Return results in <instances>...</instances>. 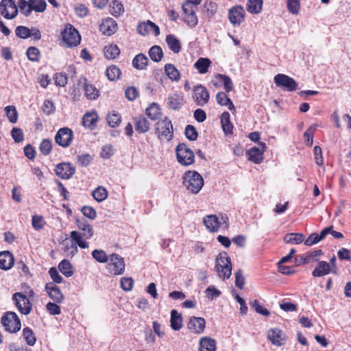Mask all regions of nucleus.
I'll return each mask as SVG.
<instances>
[{"mask_svg":"<svg viewBox=\"0 0 351 351\" xmlns=\"http://www.w3.org/2000/svg\"><path fill=\"white\" fill-rule=\"evenodd\" d=\"M183 184L193 193H197L204 185L202 176L195 171H187L183 176Z\"/></svg>","mask_w":351,"mask_h":351,"instance_id":"f257e3e1","label":"nucleus"},{"mask_svg":"<svg viewBox=\"0 0 351 351\" xmlns=\"http://www.w3.org/2000/svg\"><path fill=\"white\" fill-rule=\"evenodd\" d=\"M156 134L160 141H170L173 137V128L171 121L165 117L156 125Z\"/></svg>","mask_w":351,"mask_h":351,"instance_id":"f03ea898","label":"nucleus"},{"mask_svg":"<svg viewBox=\"0 0 351 351\" xmlns=\"http://www.w3.org/2000/svg\"><path fill=\"white\" fill-rule=\"evenodd\" d=\"M216 268L220 278L228 279L232 274L230 258L226 252L219 253L216 261Z\"/></svg>","mask_w":351,"mask_h":351,"instance_id":"7ed1b4c3","label":"nucleus"},{"mask_svg":"<svg viewBox=\"0 0 351 351\" xmlns=\"http://www.w3.org/2000/svg\"><path fill=\"white\" fill-rule=\"evenodd\" d=\"M62 40L67 47L77 46L81 41L78 31L72 25L67 24L61 32Z\"/></svg>","mask_w":351,"mask_h":351,"instance_id":"20e7f679","label":"nucleus"},{"mask_svg":"<svg viewBox=\"0 0 351 351\" xmlns=\"http://www.w3.org/2000/svg\"><path fill=\"white\" fill-rule=\"evenodd\" d=\"M176 154L178 162L183 166H189L194 162V153L185 143H179L176 146Z\"/></svg>","mask_w":351,"mask_h":351,"instance_id":"39448f33","label":"nucleus"},{"mask_svg":"<svg viewBox=\"0 0 351 351\" xmlns=\"http://www.w3.org/2000/svg\"><path fill=\"white\" fill-rule=\"evenodd\" d=\"M1 324L10 332H18L21 327V320L16 313L8 311L1 317Z\"/></svg>","mask_w":351,"mask_h":351,"instance_id":"423d86ee","label":"nucleus"},{"mask_svg":"<svg viewBox=\"0 0 351 351\" xmlns=\"http://www.w3.org/2000/svg\"><path fill=\"white\" fill-rule=\"evenodd\" d=\"M274 81L278 87L289 92L294 91L298 88V84L296 81L285 74H277L275 75Z\"/></svg>","mask_w":351,"mask_h":351,"instance_id":"0eeeda50","label":"nucleus"},{"mask_svg":"<svg viewBox=\"0 0 351 351\" xmlns=\"http://www.w3.org/2000/svg\"><path fill=\"white\" fill-rule=\"evenodd\" d=\"M230 23L234 27H239L245 21V11L241 5L232 6L228 12Z\"/></svg>","mask_w":351,"mask_h":351,"instance_id":"6e6552de","label":"nucleus"},{"mask_svg":"<svg viewBox=\"0 0 351 351\" xmlns=\"http://www.w3.org/2000/svg\"><path fill=\"white\" fill-rule=\"evenodd\" d=\"M182 9L184 14V22L190 27H195L198 24V18L196 15L197 7L190 3H183Z\"/></svg>","mask_w":351,"mask_h":351,"instance_id":"1a4fd4ad","label":"nucleus"},{"mask_svg":"<svg viewBox=\"0 0 351 351\" xmlns=\"http://www.w3.org/2000/svg\"><path fill=\"white\" fill-rule=\"evenodd\" d=\"M18 7L14 0H1L0 14L6 19H13L18 14Z\"/></svg>","mask_w":351,"mask_h":351,"instance_id":"9d476101","label":"nucleus"},{"mask_svg":"<svg viewBox=\"0 0 351 351\" xmlns=\"http://www.w3.org/2000/svg\"><path fill=\"white\" fill-rule=\"evenodd\" d=\"M18 310L23 315H28L32 311V304L27 296L21 292L15 293L12 296Z\"/></svg>","mask_w":351,"mask_h":351,"instance_id":"9b49d317","label":"nucleus"},{"mask_svg":"<svg viewBox=\"0 0 351 351\" xmlns=\"http://www.w3.org/2000/svg\"><path fill=\"white\" fill-rule=\"evenodd\" d=\"M73 138V131L66 127L59 129L55 136L56 143L62 147H68L71 144Z\"/></svg>","mask_w":351,"mask_h":351,"instance_id":"f8f14e48","label":"nucleus"},{"mask_svg":"<svg viewBox=\"0 0 351 351\" xmlns=\"http://www.w3.org/2000/svg\"><path fill=\"white\" fill-rule=\"evenodd\" d=\"M70 237L73 243L70 247H66V250H69V249L71 250V254L72 256H74L78 251L77 246L82 249H86L88 247V243L84 240H83L84 236L80 232L75 230L71 231L70 233Z\"/></svg>","mask_w":351,"mask_h":351,"instance_id":"ddd939ff","label":"nucleus"},{"mask_svg":"<svg viewBox=\"0 0 351 351\" xmlns=\"http://www.w3.org/2000/svg\"><path fill=\"white\" fill-rule=\"evenodd\" d=\"M196 104L199 106L206 105L210 99V95L207 89L202 84L193 87V96Z\"/></svg>","mask_w":351,"mask_h":351,"instance_id":"4468645a","label":"nucleus"},{"mask_svg":"<svg viewBox=\"0 0 351 351\" xmlns=\"http://www.w3.org/2000/svg\"><path fill=\"white\" fill-rule=\"evenodd\" d=\"M57 176L61 179L68 180L75 173V168L70 162H60L54 169Z\"/></svg>","mask_w":351,"mask_h":351,"instance_id":"2eb2a0df","label":"nucleus"},{"mask_svg":"<svg viewBox=\"0 0 351 351\" xmlns=\"http://www.w3.org/2000/svg\"><path fill=\"white\" fill-rule=\"evenodd\" d=\"M217 10L218 5L215 1L206 0L202 8V18L208 21L215 19Z\"/></svg>","mask_w":351,"mask_h":351,"instance_id":"dca6fc26","label":"nucleus"},{"mask_svg":"<svg viewBox=\"0 0 351 351\" xmlns=\"http://www.w3.org/2000/svg\"><path fill=\"white\" fill-rule=\"evenodd\" d=\"M137 32L143 36L148 35L150 33H154L155 36L160 34L159 27L151 21L140 23L137 26Z\"/></svg>","mask_w":351,"mask_h":351,"instance_id":"f3484780","label":"nucleus"},{"mask_svg":"<svg viewBox=\"0 0 351 351\" xmlns=\"http://www.w3.org/2000/svg\"><path fill=\"white\" fill-rule=\"evenodd\" d=\"M267 338L272 343V344L276 346H281L285 344L286 341V335L279 328H272L269 330L267 332Z\"/></svg>","mask_w":351,"mask_h":351,"instance_id":"a211bd4d","label":"nucleus"},{"mask_svg":"<svg viewBox=\"0 0 351 351\" xmlns=\"http://www.w3.org/2000/svg\"><path fill=\"white\" fill-rule=\"evenodd\" d=\"M45 291L49 297L56 303H62L64 301V295L58 287L53 282L47 283L45 285Z\"/></svg>","mask_w":351,"mask_h":351,"instance_id":"6ab92c4d","label":"nucleus"},{"mask_svg":"<svg viewBox=\"0 0 351 351\" xmlns=\"http://www.w3.org/2000/svg\"><path fill=\"white\" fill-rule=\"evenodd\" d=\"M110 264L108 265H112L114 267L113 274L114 275L122 274L125 271V262L123 258L118 255L117 254H112L109 256Z\"/></svg>","mask_w":351,"mask_h":351,"instance_id":"aec40b11","label":"nucleus"},{"mask_svg":"<svg viewBox=\"0 0 351 351\" xmlns=\"http://www.w3.org/2000/svg\"><path fill=\"white\" fill-rule=\"evenodd\" d=\"M261 145L263 147L262 150L256 147H253L246 152L248 160L256 164H260L263 160V152L266 145L263 143H261Z\"/></svg>","mask_w":351,"mask_h":351,"instance_id":"412c9836","label":"nucleus"},{"mask_svg":"<svg viewBox=\"0 0 351 351\" xmlns=\"http://www.w3.org/2000/svg\"><path fill=\"white\" fill-rule=\"evenodd\" d=\"M206 326V320L203 317H191L188 323V328L197 334L204 332Z\"/></svg>","mask_w":351,"mask_h":351,"instance_id":"4be33fe9","label":"nucleus"},{"mask_svg":"<svg viewBox=\"0 0 351 351\" xmlns=\"http://www.w3.org/2000/svg\"><path fill=\"white\" fill-rule=\"evenodd\" d=\"M167 105L171 110H178L184 105L183 97L178 93L171 94L167 99Z\"/></svg>","mask_w":351,"mask_h":351,"instance_id":"5701e85b","label":"nucleus"},{"mask_svg":"<svg viewBox=\"0 0 351 351\" xmlns=\"http://www.w3.org/2000/svg\"><path fill=\"white\" fill-rule=\"evenodd\" d=\"M14 263V258L11 252L3 251L0 252V268L3 270H8L12 267Z\"/></svg>","mask_w":351,"mask_h":351,"instance_id":"b1692460","label":"nucleus"},{"mask_svg":"<svg viewBox=\"0 0 351 351\" xmlns=\"http://www.w3.org/2000/svg\"><path fill=\"white\" fill-rule=\"evenodd\" d=\"M75 223L77 228L84 232V238L89 239L93 236V227L86 219H76Z\"/></svg>","mask_w":351,"mask_h":351,"instance_id":"393cba45","label":"nucleus"},{"mask_svg":"<svg viewBox=\"0 0 351 351\" xmlns=\"http://www.w3.org/2000/svg\"><path fill=\"white\" fill-rule=\"evenodd\" d=\"M203 223L206 228L212 232H217L220 227L219 219L215 215H206L203 219Z\"/></svg>","mask_w":351,"mask_h":351,"instance_id":"a878e982","label":"nucleus"},{"mask_svg":"<svg viewBox=\"0 0 351 351\" xmlns=\"http://www.w3.org/2000/svg\"><path fill=\"white\" fill-rule=\"evenodd\" d=\"M134 125L136 132L145 133L149 131L150 123L143 116H138L134 118Z\"/></svg>","mask_w":351,"mask_h":351,"instance_id":"bb28decb","label":"nucleus"},{"mask_svg":"<svg viewBox=\"0 0 351 351\" xmlns=\"http://www.w3.org/2000/svg\"><path fill=\"white\" fill-rule=\"evenodd\" d=\"M331 271L330 264L326 261H319L313 271L312 276L314 277H322L328 274Z\"/></svg>","mask_w":351,"mask_h":351,"instance_id":"cd10ccee","label":"nucleus"},{"mask_svg":"<svg viewBox=\"0 0 351 351\" xmlns=\"http://www.w3.org/2000/svg\"><path fill=\"white\" fill-rule=\"evenodd\" d=\"M97 119L95 112H87L82 117V124L85 128L93 130L96 127Z\"/></svg>","mask_w":351,"mask_h":351,"instance_id":"c85d7f7f","label":"nucleus"},{"mask_svg":"<svg viewBox=\"0 0 351 351\" xmlns=\"http://www.w3.org/2000/svg\"><path fill=\"white\" fill-rule=\"evenodd\" d=\"M221 123L225 134H230L232 133L233 125L230 121V114L228 112H224L221 115Z\"/></svg>","mask_w":351,"mask_h":351,"instance_id":"c756f323","label":"nucleus"},{"mask_svg":"<svg viewBox=\"0 0 351 351\" xmlns=\"http://www.w3.org/2000/svg\"><path fill=\"white\" fill-rule=\"evenodd\" d=\"M145 113L152 120H158L162 116L161 108L156 103H152L146 108Z\"/></svg>","mask_w":351,"mask_h":351,"instance_id":"7c9ffc66","label":"nucleus"},{"mask_svg":"<svg viewBox=\"0 0 351 351\" xmlns=\"http://www.w3.org/2000/svg\"><path fill=\"white\" fill-rule=\"evenodd\" d=\"M165 41L169 48L175 53H178L182 49L181 43L173 34H168L166 36Z\"/></svg>","mask_w":351,"mask_h":351,"instance_id":"2f4dec72","label":"nucleus"},{"mask_svg":"<svg viewBox=\"0 0 351 351\" xmlns=\"http://www.w3.org/2000/svg\"><path fill=\"white\" fill-rule=\"evenodd\" d=\"M149 60L143 53L137 54L132 60V66L138 70L146 69Z\"/></svg>","mask_w":351,"mask_h":351,"instance_id":"473e14b6","label":"nucleus"},{"mask_svg":"<svg viewBox=\"0 0 351 351\" xmlns=\"http://www.w3.org/2000/svg\"><path fill=\"white\" fill-rule=\"evenodd\" d=\"M171 327L174 330H179L182 327V317L177 310L171 311Z\"/></svg>","mask_w":351,"mask_h":351,"instance_id":"72a5a7b5","label":"nucleus"},{"mask_svg":"<svg viewBox=\"0 0 351 351\" xmlns=\"http://www.w3.org/2000/svg\"><path fill=\"white\" fill-rule=\"evenodd\" d=\"M216 342L210 337H203L199 341V351H215Z\"/></svg>","mask_w":351,"mask_h":351,"instance_id":"f704fd0d","label":"nucleus"},{"mask_svg":"<svg viewBox=\"0 0 351 351\" xmlns=\"http://www.w3.org/2000/svg\"><path fill=\"white\" fill-rule=\"evenodd\" d=\"M216 100L218 104L223 106H228V109L231 111L235 110L232 101L225 93H218L216 95Z\"/></svg>","mask_w":351,"mask_h":351,"instance_id":"c9c22d12","label":"nucleus"},{"mask_svg":"<svg viewBox=\"0 0 351 351\" xmlns=\"http://www.w3.org/2000/svg\"><path fill=\"white\" fill-rule=\"evenodd\" d=\"M211 64V61L206 58H199L194 64L195 69L201 74H204L208 71V67Z\"/></svg>","mask_w":351,"mask_h":351,"instance_id":"e433bc0d","label":"nucleus"},{"mask_svg":"<svg viewBox=\"0 0 351 351\" xmlns=\"http://www.w3.org/2000/svg\"><path fill=\"white\" fill-rule=\"evenodd\" d=\"M165 72L168 77L172 81H178L180 78V73L179 71L172 64H165Z\"/></svg>","mask_w":351,"mask_h":351,"instance_id":"4c0bfd02","label":"nucleus"},{"mask_svg":"<svg viewBox=\"0 0 351 351\" xmlns=\"http://www.w3.org/2000/svg\"><path fill=\"white\" fill-rule=\"evenodd\" d=\"M263 0H248L247 10L251 14H259L263 9Z\"/></svg>","mask_w":351,"mask_h":351,"instance_id":"58836bf2","label":"nucleus"},{"mask_svg":"<svg viewBox=\"0 0 351 351\" xmlns=\"http://www.w3.org/2000/svg\"><path fill=\"white\" fill-rule=\"evenodd\" d=\"M104 53L107 59L113 60L120 54V49L116 45H110L104 47Z\"/></svg>","mask_w":351,"mask_h":351,"instance_id":"ea45409f","label":"nucleus"},{"mask_svg":"<svg viewBox=\"0 0 351 351\" xmlns=\"http://www.w3.org/2000/svg\"><path fill=\"white\" fill-rule=\"evenodd\" d=\"M304 240V235L302 233H289L284 237L286 243L300 244Z\"/></svg>","mask_w":351,"mask_h":351,"instance_id":"a19ab883","label":"nucleus"},{"mask_svg":"<svg viewBox=\"0 0 351 351\" xmlns=\"http://www.w3.org/2000/svg\"><path fill=\"white\" fill-rule=\"evenodd\" d=\"M58 269L66 277H71L73 274V269L71 263L64 259L58 265Z\"/></svg>","mask_w":351,"mask_h":351,"instance_id":"79ce46f5","label":"nucleus"},{"mask_svg":"<svg viewBox=\"0 0 351 351\" xmlns=\"http://www.w3.org/2000/svg\"><path fill=\"white\" fill-rule=\"evenodd\" d=\"M148 53L151 60L155 62H160L163 56L162 48L158 45L152 46L149 49Z\"/></svg>","mask_w":351,"mask_h":351,"instance_id":"37998d69","label":"nucleus"},{"mask_svg":"<svg viewBox=\"0 0 351 351\" xmlns=\"http://www.w3.org/2000/svg\"><path fill=\"white\" fill-rule=\"evenodd\" d=\"M121 74L120 69L116 65L108 66L106 71V75L110 81H116L119 79Z\"/></svg>","mask_w":351,"mask_h":351,"instance_id":"c03bdc74","label":"nucleus"},{"mask_svg":"<svg viewBox=\"0 0 351 351\" xmlns=\"http://www.w3.org/2000/svg\"><path fill=\"white\" fill-rule=\"evenodd\" d=\"M83 89L86 97L89 99H96L99 97V90L92 84H89L86 82H85L83 85Z\"/></svg>","mask_w":351,"mask_h":351,"instance_id":"a18cd8bd","label":"nucleus"},{"mask_svg":"<svg viewBox=\"0 0 351 351\" xmlns=\"http://www.w3.org/2000/svg\"><path fill=\"white\" fill-rule=\"evenodd\" d=\"M102 29L104 34L110 36L113 34L117 28V24L113 19L108 20L105 23L102 24Z\"/></svg>","mask_w":351,"mask_h":351,"instance_id":"49530a36","label":"nucleus"},{"mask_svg":"<svg viewBox=\"0 0 351 351\" xmlns=\"http://www.w3.org/2000/svg\"><path fill=\"white\" fill-rule=\"evenodd\" d=\"M31 7L29 10L36 12H43L46 10L47 3L45 0H29Z\"/></svg>","mask_w":351,"mask_h":351,"instance_id":"de8ad7c7","label":"nucleus"},{"mask_svg":"<svg viewBox=\"0 0 351 351\" xmlns=\"http://www.w3.org/2000/svg\"><path fill=\"white\" fill-rule=\"evenodd\" d=\"M93 198L98 202L105 200L108 197V192L103 186H98L92 192Z\"/></svg>","mask_w":351,"mask_h":351,"instance_id":"09e8293b","label":"nucleus"},{"mask_svg":"<svg viewBox=\"0 0 351 351\" xmlns=\"http://www.w3.org/2000/svg\"><path fill=\"white\" fill-rule=\"evenodd\" d=\"M23 335L24 337V339L26 341V343L29 346H34L36 343V337L32 331V330L29 327H25L23 328Z\"/></svg>","mask_w":351,"mask_h":351,"instance_id":"8fccbe9b","label":"nucleus"},{"mask_svg":"<svg viewBox=\"0 0 351 351\" xmlns=\"http://www.w3.org/2000/svg\"><path fill=\"white\" fill-rule=\"evenodd\" d=\"M6 116L12 123H15L18 119V112L14 106H8L5 108Z\"/></svg>","mask_w":351,"mask_h":351,"instance_id":"3c124183","label":"nucleus"},{"mask_svg":"<svg viewBox=\"0 0 351 351\" xmlns=\"http://www.w3.org/2000/svg\"><path fill=\"white\" fill-rule=\"evenodd\" d=\"M107 121L110 127L114 128L120 124L121 121V117L119 114L113 111L112 112L108 114Z\"/></svg>","mask_w":351,"mask_h":351,"instance_id":"603ef678","label":"nucleus"},{"mask_svg":"<svg viewBox=\"0 0 351 351\" xmlns=\"http://www.w3.org/2000/svg\"><path fill=\"white\" fill-rule=\"evenodd\" d=\"M26 55L29 61L37 62L40 58V53L36 47H29L26 51Z\"/></svg>","mask_w":351,"mask_h":351,"instance_id":"864d4df0","label":"nucleus"},{"mask_svg":"<svg viewBox=\"0 0 351 351\" xmlns=\"http://www.w3.org/2000/svg\"><path fill=\"white\" fill-rule=\"evenodd\" d=\"M91 254L93 258L101 263H107L109 258L106 253L102 250H94Z\"/></svg>","mask_w":351,"mask_h":351,"instance_id":"5fc2aeb1","label":"nucleus"},{"mask_svg":"<svg viewBox=\"0 0 351 351\" xmlns=\"http://www.w3.org/2000/svg\"><path fill=\"white\" fill-rule=\"evenodd\" d=\"M185 136L191 141H195L198 137L196 128L192 125H187L184 130Z\"/></svg>","mask_w":351,"mask_h":351,"instance_id":"6e6d98bb","label":"nucleus"},{"mask_svg":"<svg viewBox=\"0 0 351 351\" xmlns=\"http://www.w3.org/2000/svg\"><path fill=\"white\" fill-rule=\"evenodd\" d=\"M17 7L20 9L21 12L25 16H29L32 13V10H29L31 4L29 0H19Z\"/></svg>","mask_w":351,"mask_h":351,"instance_id":"4d7b16f0","label":"nucleus"},{"mask_svg":"<svg viewBox=\"0 0 351 351\" xmlns=\"http://www.w3.org/2000/svg\"><path fill=\"white\" fill-rule=\"evenodd\" d=\"M317 127V124L312 125L304 134V137L306 141V145L311 147L313 143V134Z\"/></svg>","mask_w":351,"mask_h":351,"instance_id":"13d9d810","label":"nucleus"},{"mask_svg":"<svg viewBox=\"0 0 351 351\" xmlns=\"http://www.w3.org/2000/svg\"><path fill=\"white\" fill-rule=\"evenodd\" d=\"M15 34L17 37L22 39H26L31 36L30 29L27 27L23 25L16 27Z\"/></svg>","mask_w":351,"mask_h":351,"instance_id":"bf43d9fd","label":"nucleus"},{"mask_svg":"<svg viewBox=\"0 0 351 351\" xmlns=\"http://www.w3.org/2000/svg\"><path fill=\"white\" fill-rule=\"evenodd\" d=\"M52 149V142L51 140L46 138L42 141L40 144V152L45 156H48Z\"/></svg>","mask_w":351,"mask_h":351,"instance_id":"052dcab7","label":"nucleus"},{"mask_svg":"<svg viewBox=\"0 0 351 351\" xmlns=\"http://www.w3.org/2000/svg\"><path fill=\"white\" fill-rule=\"evenodd\" d=\"M112 14L117 16L121 14L124 12L123 4L118 0H114L110 5Z\"/></svg>","mask_w":351,"mask_h":351,"instance_id":"680f3d73","label":"nucleus"},{"mask_svg":"<svg viewBox=\"0 0 351 351\" xmlns=\"http://www.w3.org/2000/svg\"><path fill=\"white\" fill-rule=\"evenodd\" d=\"M42 109L43 112L47 115L52 114L56 110L55 104L51 100L46 99L43 103Z\"/></svg>","mask_w":351,"mask_h":351,"instance_id":"e2e57ef3","label":"nucleus"},{"mask_svg":"<svg viewBox=\"0 0 351 351\" xmlns=\"http://www.w3.org/2000/svg\"><path fill=\"white\" fill-rule=\"evenodd\" d=\"M121 287L125 291H130L132 289L134 285V280L131 277H123L121 279Z\"/></svg>","mask_w":351,"mask_h":351,"instance_id":"0e129e2a","label":"nucleus"},{"mask_svg":"<svg viewBox=\"0 0 351 351\" xmlns=\"http://www.w3.org/2000/svg\"><path fill=\"white\" fill-rule=\"evenodd\" d=\"M287 8L291 13L298 14L300 8V0H288Z\"/></svg>","mask_w":351,"mask_h":351,"instance_id":"69168bd1","label":"nucleus"},{"mask_svg":"<svg viewBox=\"0 0 351 351\" xmlns=\"http://www.w3.org/2000/svg\"><path fill=\"white\" fill-rule=\"evenodd\" d=\"M11 136L15 143H21L24 140V134L21 128H13L11 130Z\"/></svg>","mask_w":351,"mask_h":351,"instance_id":"338daca9","label":"nucleus"},{"mask_svg":"<svg viewBox=\"0 0 351 351\" xmlns=\"http://www.w3.org/2000/svg\"><path fill=\"white\" fill-rule=\"evenodd\" d=\"M206 297L210 300H213L214 299L219 297L221 294V292L215 289V287L214 286H209L206 289Z\"/></svg>","mask_w":351,"mask_h":351,"instance_id":"774afa93","label":"nucleus"}]
</instances>
